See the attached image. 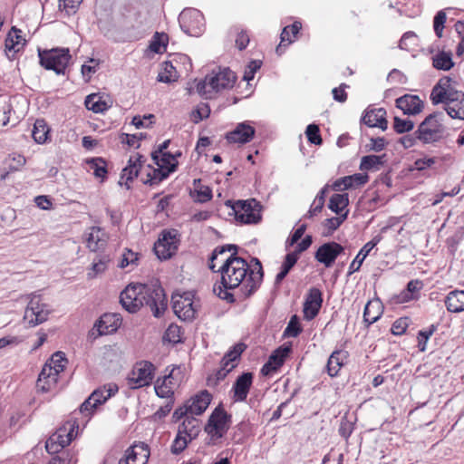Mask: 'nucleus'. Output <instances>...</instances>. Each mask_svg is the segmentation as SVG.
Here are the masks:
<instances>
[{
  "instance_id": "f257e3e1",
  "label": "nucleus",
  "mask_w": 464,
  "mask_h": 464,
  "mask_svg": "<svg viewBox=\"0 0 464 464\" xmlns=\"http://www.w3.org/2000/svg\"><path fill=\"white\" fill-rule=\"evenodd\" d=\"M120 303L129 313L148 306L155 317H160L168 307L164 289L160 285L130 284L120 295Z\"/></svg>"
},
{
  "instance_id": "f03ea898",
  "label": "nucleus",
  "mask_w": 464,
  "mask_h": 464,
  "mask_svg": "<svg viewBox=\"0 0 464 464\" xmlns=\"http://www.w3.org/2000/svg\"><path fill=\"white\" fill-rule=\"evenodd\" d=\"M249 264L240 256L232 253L223 263V265L214 272L220 273L221 278L219 284L216 283L213 286V292L222 300L229 304L236 302V298L229 290L239 287L237 297L240 300L248 298L245 296L244 287L249 274Z\"/></svg>"
},
{
  "instance_id": "7ed1b4c3",
  "label": "nucleus",
  "mask_w": 464,
  "mask_h": 464,
  "mask_svg": "<svg viewBox=\"0 0 464 464\" xmlns=\"http://www.w3.org/2000/svg\"><path fill=\"white\" fill-rule=\"evenodd\" d=\"M449 76L441 77L433 86L430 98L434 105L443 103L450 118L464 121V92L453 88Z\"/></svg>"
},
{
  "instance_id": "20e7f679",
  "label": "nucleus",
  "mask_w": 464,
  "mask_h": 464,
  "mask_svg": "<svg viewBox=\"0 0 464 464\" xmlns=\"http://www.w3.org/2000/svg\"><path fill=\"white\" fill-rule=\"evenodd\" d=\"M237 76L229 68L219 69L218 72L213 71L204 80L197 83V92L206 99L211 98L212 92H218L221 90L232 88L236 82Z\"/></svg>"
},
{
  "instance_id": "39448f33",
  "label": "nucleus",
  "mask_w": 464,
  "mask_h": 464,
  "mask_svg": "<svg viewBox=\"0 0 464 464\" xmlns=\"http://www.w3.org/2000/svg\"><path fill=\"white\" fill-rule=\"evenodd\" d=\"M442 111H435L428 115L417 129V137L423 144L435 143L440 141L445 132V126Z\"/></svg>"
},
{
  "instance_id": "423d86ee",
  "label": "nucleus",
  "mask_w": 464,
  "mask_h": 464,
  "mask_svg": "<svg viewBox=\"0 0 464 464\" xmlns=\"http://www.w3.org/2000/svg\"><path fill=\"white\" fill-rule=\"evenodd\" d=\"M39 63L45 70L53 71L56 74H65L72 55L69 48H52L42 50L38 48Z\"/></svg>"
},
{
  "instance_id": "0eeeda50",
  "label": "nucleus",
  "mask_w": 464,
  "mask_h": 464,
  "mask_svg": "<svg viewBox=\"0 0 464 464\" xmlns=\"http://www.w3.org/2000/svg\"><path fill=\"white\" fill-rule=\"evenodd\" d=\"M225 204L231 208L236 219L240 223L256 224L261 220L262 206L255 198L235 202L227 200Z\"/></svg>"
},
{
  "instance_id": "6e6552de",
  "label": "nucleus",
  "mask_w": 464,
  "mask_h": 464,
  "mask_svg": "<svg viewBox=\"0 0 464 464\" xmlns=\"http://www.w3.org/2000/svg\"><path fill=\"white\" fill-rule=\"evenodd\" d=\"M232 416L227 413L222 405H218L210 414L205 431L212 438L220 439L228 430Z\"/></svg>"
},
{
  "instance_id": "1a4fd4ad",
  "label": "nucleus",
  "mask_w": 464,
  "mask_h": 464,
  "mask_svg": "<svg viewBox=\"0 0 464 464\" xmlns=\"http://www.w3.org/2000/svg\"><path fill=\"white\" fill-rule=\"evenodd\" d=\"M180 28L190 36H199L205 29L202 13L194 8L184 9L179 17Z\"/></svg>"
},
{
  "instance_id": "9d476101",
  "label": "nucleus",
  "mask_w": 464,
  "mask_h": 464,
  "mask_svg": "<svg viewBox=\"0 0 464 464\" xmlns=\"http://www.w3.org/2000/svg\"><path fill=\"white\" fill-rule=\"evenodd\" d=\"M178 249L177 231L163 230L154 244V252L159 259L170 258Z\"/></svg>"
},
{
  "instance_id": "9b49d317",
  "label": "nucleus",
  "mask_w": 464,
  "mask_h": 464,
  "mask_svg": "<svg viewBox=\"0 0 464 464\" xmlns=\"http://www.w3.org/2000/svg\"><path fill=\"white\" fill-rule=\"evenodd\" d=\"M50 314L48 305L41 302V300L34 296L29 301L27 307L24 311V320L28 323L30 326H35L45 322Z\"/></svg>"
},
{
  "instance_id": "f8f14e48",
  "label": "nucleus",
  "mask_w": 464,
  "mask_h": 464,
  "mask_svg": "<svg viewBox=\"0 0 464 464\" xmlns=\"http://www.w3.org/2000/svg\"><path fill=\"white\" fill-rule=\"evenodd\" d=\"M172 309L175 314L183 321H191L195 318L196 310L193 307L190 293L172 295Z\"/></svg>"
},
{
  "instance_id": "ddd939ff",
  "label": "nucleus",
  "mask_w": 464,
  "mask_h": 464,
  "mask_svg": "<svg viewBox=\"0 0 464 464\" xmlns=\"http://www.w3.org/2000/svg\"><path fill=\"white\" fill-rule=\"evenodd\" d=\"M156 367L149 361H140L136 362L132 370L130 382L135 384L136 388L149 386L154 379Z\"/></svg>"
},
{
  "instance_id": "4468645a",
  "label": "nucleus",
  "mask_w": 464,
  "mask_h": 464,
  "mask_svg": "<svg viewBox=\"0 0 464 464\" xmlns=\"http://www.w3.org/2000/svg\"><path fill=\"white\" fill-rule=\"evenodd\" d=\"M344 248L336 242L324 243L318 247L314 254V258L325 267H331L338 256L343 253Z\"/></svg>"
},
{
  "instance_id": "2eb2a0df",
  "label": "nucleus",
  "mask_w": 464,
  "mask_h": 464,
  "mask_svg": "<svg viewBox=\"0 0 464 464\" xmlns=\"http://www.w3.org/2000/svg\"><path fill=\"white\" fill-rule=\"evenodd\" d=\"M322 291L316 287L310 288L304 302V318L307 321H311L316 317L322 307Z\"/></svg>"
},
{
  "instance_id": "dca6fc26",
  "label": "nucleus",
  "mask_w": 464,
  "mask_h": 464,
  "mask_svg": "<svg viewBox=\"0 0 464 464\" xmlns=\"http://www.w3.org/2000/svg\"><path fill=\"white\" fill-rule=\"evenodd\" d=\"M251 262L255 263V266H249V274L244 287L245 296H251L260 287L264 277L262 264L258 258L253 257Z\"/></svg>"
},
{
  "instance_id": "f3484780",
  "label": "nucleus",
  "mask_w": 464,
  "mask_h": 464,
  "mask_svg": "<svg viewBox=\"0 0 464 464\" xmlns=\"http://www.w3.org/2000/svg\"><path fill=\"white\" fill-rule=\"evenodd\" d=\"M149 457L148 445L144 443L136 444L127 449L124 458L119 460V464H146Z\"/></svg>"
},
{
  "instance_id": "a211bd4d",
  "label": "nucleus",
  "mask_w": 464,
  "mask_h": 464,
  "mask_svg": "<svg viewBox=\"0 0 464 464\" xmlns=\"http://www.w3.org/2000/svg\"><path fill=\"white\" fill-rule=\"evenodd\" d=\"M121 324V317L118 314L107 313L102 314L94 324L97 335H105L115 333Z\"/></svg>"
},
{
  "instance_id": "6ab92c4d",
  "label": "nucleus",
  "mask_w": 464,
  "mask_h": 464,
  "mask_svg": "<svg viewBox=\"0 0 464 464\" xmlns=\"http://www.w3.org/2000/svg\"><path fill=\"white\" fill-rule=\"evenodd\" d=\"M145 162L142 155L137 154L135 157H130L128 165L122 169L119 184L123 185V179H125L124 185L127 189L130 188V182L132 181L140 172L142 164Z\"/></svg>"
},
{
  "instance_id": "aec40b11",
  "label": "nucleus",
  "mask_w": 464,
  "mask_h": 464,
  "mask_svg": "<svg viewBox=\"0 0 464 464\" xmlns=\"http://www.w3.org/2000/svg\"><path fill=\"white\" fill-rule=\"evenodd\" d=\"M254 375L252 372H243L235 381L232 392L234 401H245L252 386Z\"/></svg>"
},
{
  "instance_id": "412c9836",
  "label": "nucleus",
  "mask_w": 464,
  "mask_h": 464,
  "mask_svg": "<svg viewBox=\"0 0 464 464\" xmlns=\"http://www.w3.org/2000/svg\"><path fill=\"white\" fill-rule=\"evenodd\" d=\"M369 180V176L366 173H355L353 175L345 176L336 179L332 188L334 190L339 191L343 189L357 188L363 186Z\"/></svg>"
},
{
  "instance_id": "4be33fe9",
  "label": "nucleus",
  "mask_w": 464,
  "mask_h": 464,
  "mask_svg": "<svg viewBox=\"0 0 464 464\" xmlns=\"http://www.w3.org/2000/svg\"><path fill=\"white\" fill-rule=\"evenodd\" d=\"M362 121L371 128L378 127L382 130H386L388 128L386 111L383 108H368L365 111L364 115L362 117Z\"/></svg>"
},
{
  "instance_id": "5701e85b",
  "label": "nucleus",
  "mask_w": 464,
  "mask_h": 464,
  "mask_svg": "<svg viewBox=\"0 0 464 464\" xmlns=\"http://www.w3.org/2000/svg\"><path fill=\"white\" fill-rule=\"evenodd\" d=\"M254 127L246 122L237 124L236 129L226 135V139L229 143L245 144L249 142L255 135Z\"/></svg>"
},
{
  "instance_id": "b1692460",
  "label": "nucleus",
  "mask_w": 464,
  "mask_h": 464,
  "mask_svg": "<svg viewBox=\"0 0 464 464\" xmlns=\"http://www.w3.org/2000/svg\"><path fill=\"white\" fill-rule=\"evenodd\" d=\"M397 108L404 114L416 115L423 109V102L417 95L405 94L396 100Z\"/></svg>"
},
{
  "instance_id": "393cba45",
  "label": "nucleus",
  "mask_w": 464,
  "mask_h": 464,
  "mask_svg": "<svg viewBox=\"0 0 464 464\" xmlns=\"http://www.w3.org/2000/svg\"><path fill=\"white\" fill-rule=\"evenodd\" d=\"M22 31L13 26L5 41V53L9 60H14L16 53L20 51V44H25V40L22 38Z\"/></svg>"
},
{
  "instance_id": "a878e982",
  "label": "nucleus",
  "mask_w": 464,
  "mask_h": 464,
  "mask_svg": "<svg viewBox=\"0 0 464 464\" xmlns=\"http://www.w3.org/2000/svg\"><path fill=\"white\" fill-rule=\"evenodd\" d=\"M211 399L212 396L207 390L201 391L199 393L186 401L189 409V413L201 415L208 407Z\"/></svg>"
},
{
  "instance_id": "bb28decb",
  "label": "nucleus",
  "mask_w": 464,
  "mask_h": 464,
  "mask_svg": "<svg viewBox=\"0 0 464 464\" xmlns=\"http://www.w3.org/2000/svg\"><path fill=\"white\" fill-rule=\"evenodd\" d=\"M58 380V374L51 367V363L46 362L42 368L37 380V387L44 392H49L54 386Z\"/></svg>"
},
{
  "instance_id": "cd10ccee",
  "label": "nucleus",
  "mask_w": 464,
  "mask_h": 464,
  "mask_svg": "<svg viewBox=\"0 0 464 464\" xmlns=\"http://www.w3.org/2000/svg\"><path fill=\"white\" fill-rule=\"evenodd\" d=\"M347 358L348 353L346 351H334L330 355L326 365L328 374L331 377L337 376L340 369L344 365Z\"/></svg>"
},
{
  "instance_id": "c85d7f7f",
  "label": "nucleus",
  "mask_w": 464,
  "mask_h": 464,
  "mask_svg": "<svg viewBox=\"0 0 464 464\" xmlns=\"http://www.w3.org/2000/svg\"><path fill=\"white\" fill-rule=\"evenodd\" d=\"M106 244V234L99 227H92L87 234L86 246L91 251H97Z\"/></svg>"
},
{
  "instance_id": "c756f323",
  "label": "nucleus",
  "mask_w": 464,
  "mask_h": 464,
  "mask_svg": "<svg viewBox=\"0 0 464 464\" xmlns=\"http://www.w3.org/2000/svg\"><path fill=\"white\" fill-rule=\"evenodd\" d=\"M380 238L374 237L372 240L367 242L359 251L355 258L350 264L348 270V276L358 271L363 263L366 256L370 254L371 250L379 243Z\"/></svg>"
},
{
  "instance_id": "7c9ffc66",
  "label": "nucleus",
  "mask_w": 464,
  "mask_h": 464,
  "mask_svg": "<svg viewBox=\"0 0 464 464\" xmlns=\"http://www.w3.org/2000/svg\"><path fill=\"white\" fill-rule=\"evenodd\" d=\"M79 424L76 420L70 419L65 421L53 434V436L65 438L62 440V443L69 445L71 441L76 437L78 433Z\"/></svg>"
},
{
  "instance_id": "2f4dec72",
  "label": "nucleus",
  "mask_w": 464,
  "mask_h": 464,
  "mask_svg": "<svg viewBox=\"0 0 464 464\" xmlns=\"http://www.w3.org/2000/svg\"><path fill=\"white\" fill-rule=\"evenodd\" d=\"M445 305L450 313L464 311V291L454 290L450 292L445 298Z\"/></svg>"
},
{
  "instance_id": "473e14b6",
  "label": "nucleus",
  "mask_w": 464,
  "mask_h": 464,
  "mask_svg": "<svg viewBox=\"0 0 464 464\" xmlns=\"http://www.w3.org/2000/svg\"><path fill=\"white\" fill-rule=\"evenodd\" d=\"M118 390V386L114 383L104 385L92 392L90 395L91 400L95 401L97 406L102 405L106 402L109 398L116 394Z\"/></svg>"
},
{
  "instance_id": "72a5a7b5",
  "label": "nucleus",
  "mask_w": 464,
  "mask_h": 464,
  "mask_svg": "<svg viewBox=\"0 0 464 464\" xmlns=\"http://www.w3.org/2000/svg\"><path fill=\"white\" fill-rule=\"evenodd\" d=\"M199 430L198 420L194 417H187L179 427V434L184 433L189 440L197 438Z\"/></svg>"
},
{
  "instance_id": "f704fd0d",
  "label": "nucleus",
  "mask_w": 464,
  "mask_h": 464,
  "mask_svg": "<svg viewBox=\"0 0 464 464\" xmlns=\"http://www.w3.org/2000/svg\"><path fill=\"white\" fill-rule=\"evenodd\" d=\"M50 132V129L44 119H37L34 124L32 137L39 144L44 143Z\"/></svg>"
},
{
  "instance_id": "c9c22d12",
  "label": "nucleus",
  "mask_w": 464,
  "mask_h": 464,
  "mask_svg": "<svg viewBox=\"0 0 464 464\" xmlns=\"http://www.w3.org/2000/svg\"><path fill=\"white\" fill-rule=\"evenodd\" d=\"M175 170H176L175 164H172L170 169H161L160 167L158 169H153L152 172H149L147 174V179L145 180H143V183L150 184V185L159 184L160 182H161L162 180L167 179L169 177V175L171 172H174Z\"/></svg>"
},
{
  "instance_id": "e433bc0d",
  "label": "nucleus",
  "mask_w": 464,
  "mask_h": 464,
  "mask_svg": "<svg viewBox=\"0 0 464 464\" xmlns=\"http://www.w3.org/2000/svg\"><path fill=\"white\" fill-rule=\"evenodd\" d=\"M432 65L437 70L449 71L454 66L451 53L439 52L432 57Z\"/></svg>"
},
{
  "instance_id": "4c0bfd02",
  "label": "nucleus",
  "mask_w": 464,
  "mask_h": 464,
  "mask_svg": "<svg viewBox=\"0 0 464 464\" xmlns=\"http://www.w3.org/2000/svg\"><path fill=\"white\" fill-rule=\"evenodd\" d=\"M85 106L95 113L103 112L110 108L105 101L96 93L89 94L85 99Z\"/></svg>"
},
{
  "instance_id": "58836bf2",
  "label": "nucleus",
  "mask_w": 464,
  "mask_h": 464,
  "mask_svg": "<svg viewBox=\"0 0 464 464\" xmlns=\"http://www.w3.org/2000/svg\"><path fill=\"white\" fill-rule=\"evenodd\" d=\"M381 304L379 302H368L364 307L363 319L368 324H372L381 316Z\"/></svg>"
},
{
  "instance_id": "ea45409f",
  "label": "nucleus",
  "mask_w": 464,
  "mask_h": 464,
  "mask_svg": "<svg viewBox=\"0 0 464 464\" xmlns=\"http://www.w3.org/2000/svg\"><path fill=\"white\" fill-rule=\"evenodd\" d=\"M349 205V196L347 193L334 194L329 200L328 208L336 214H341Z\"/></svg>"
},
{
  "instance_id": "a19ab883",
  "label": "nucleus",
  "mask_w": 464,
  "mask_h": 464,
  "mask_svg": "<svg viewBox=\"0 0 464 464\" xmlns=\"http://www.w3.org/2000/svg\"><path fill=\"white\" fill-rule=\"evenodd\" d=\"M90 169L93 170V175L103 181L107 175V163L102 158H92L86 160Z\"/></svg>"
},
{
  "instance_id": "79ce46f5",
  "label": "nucleus",
  "mask_w": 464,
  "mask_h": 464,
  "mask_svg": "<svg viewBox=\"0 0 464 464\" xmlns=\"http://www.w3.org/2000/svg\"><path fill=\"white\" fill-rule=\"evenodd\" d=\"M385 154L379 155H367L363 156L361 160L360 169L361 170H372L379 169V167L383 165Z\"/></svg>"
},
{
  "instance_id": "37998d69",
  "label": "nucleus",
  "mask_w": 464,
  "mask_h": 464,
  "mask_svg": "<svg viewBox=\"0 0 464 464\" xmlns=\"http://www.w3.org/2000/svg\"><path fill=\"white\" fill-rule=\"evenodd\" d=\"M298 256L295 254H287L281 266L280 272L276 275L275 284L279 285L288 275L293 266L296 264Z\"/></svg>"
},
{
  "instance_id": "c03bdc74",
  "label": "nucleus",
  "mask_w": 464,
  "mask_h": 464,
  "mask_svg": "<svg viewBox=\"0 0 464 464\" xmlns=\"http://www.w3.org/2000/svg\"><path fill=\"white\" fill-rule=\"evenodd\" d=\"M160 154L161 155L160 158L159 155H157V152L151 153V158L158 167L166 169H170L172 164H175L176 168L178 167V160H176L174 154L171 152H164Z\"/></svg>"
},
{
  "instance_id": "a18cd8bd",
  "label": "nucleus",
  "mask_w": 464,
  "mask_h": 464,
  "mask_svg": "<svg viewBox=\"0 0 464 464\" xmlns=\"http://www.w3.org/2000/svg\"><path fill=\"white\" fill-rule=\"evenodd\" d=\"M290 353L291 348L289 346H280L269 356L268 362L279 369L284 364Z\"/></svg>"
},
{
  "instance_id": "49530a36",
  "label": "nucleus",
  "mask_w": 464,
  "mask_h": 464,
  "mask_svg": "<svg viewBox=\"0 0 464 464\" xmlns=\"http://www.w3.org/2000/svg\"><path fill=\"white\" fill-rule=\"evenodd\" d=\"M111 261L109 256L102 255L99 256L97 259H94L91 271L88 273L89 278H94L98 275L103 273Z\"/></svg>"
},
{
  "instance_id": "de8ad7c7",
  "label": "nucleus",
  "mask_w": 464,
  "mask_h": 464,
  "mask_svg": "<svg viewBox=\"0 0 464 464\" xmlns=\"http://www.w3.org/2000/svg\"><path fill=\"white\" fill-rule=\"evenodd\" d=\"M172 376V372H170L168 375H165L162 380V383L160 384V379H158L155 384V392L160 398L172 399L173 390L172 386H169L167 382Z\"/></svg>"
},
{
  "instance_id": "09e8293b",
  "label": "nucleus",
  "mask_w": 464,
  "mask_h": 464,
  "mask_svg": "<svg viewBox=\"0 0 464 464\" xmlns=\"http://www.w3.org/2000/svg\"><path fill=\"white\" fill-rule=\"evenodd\" d=\"M163 72H160L157 80L160 82H171L176 80L177 74L175 67L172 65L171 62H165L163 63Z\"/></svg>"
},
{
  "instance_id": "8fccbe9b",
  "label": "nucleus",
  "mask_w": 464,
  "mask_h": 464,
  "mask_svg": "<svg viewBox=\"0 0 464 464\" xmlns=\"http://www.w3.org/2000/svg\"><path fill=\"white\" fill-rule=\"evenodd\" d=\"M303 331L299 318L296 314L293 315L288 322L286 328L284 331L285 337H297Z\"/></svg>"
},
{
  "instance_id": "3c124183",
  "label": "nucleus",
  "mask_w": 464,
  "mask_h": 464,
  "mask_svg": "<svg viewBox=\"0 0 464 464\" xmlns=\"http://www.w3.org/2000/svg\"><path fill=\"white\" fill-rule=\"evenodd\" d=\"M66 362L65 354L63 352H56L47 362L51 363L52 369L59 375L64 370Z\"/></svg>"
},
{
  "instance_id": "603ef678",
  "label": "nucleus",
  "mask_w": 464,
  "mask_h": 464,
  "mask_svg": "<svg viewBox=\"0 0 464 464\" xmlns=\"http://www.w3.org/2000/svg\"><path fill=\"white\" fill-rule=\"evenodd\" d=\"M237 246L236 245H226V246H218L216 247L210 257H209V264H208V267L211 271H215V264H214V261L218 258V255H222L224 254L226 251H233V253H236V256H237Z\"/></svg>"
},
{
  "instance_id": "864d4df0",
  "label": "nucleus",
  "mask_w": 464,
  "mask_h": 464,
  "mask_svg": "<svg viewBox=\"0 0 464 464\" xmlns=\"http://www.w3.org/2000/svg\"><path fill=\"white\" fill-rule=\"evenodd\" d=\"M414 128V122L411 120H403L400 117H394L393 119V129L397 133H405L412 130Z\"/></svg>"
},
{
  "instance_id": "5fc2aeb1",
  "label": "nucleus",
  "mask_w": 464,
  "mask_h": 464,
  "mask_svg": "<svg viewBox=\"0 0 464 464\" xmlns=\"http://www.w3.org/2000/svg\"><path fill=\"white\" fill-rule=\"evenodd\" d=\"M305 134L309 142L314 145H321L323 143V139L320 134V129L315 124H309L306 127Z\"/></svg>"
},
{
  "instance_id": "6e6d98bb",
  "label": "nucleus",
  "mask_w": 464,
  "mask_h": 464,
  "mask_svg": "<svg viewBox=\"0 0 464 464\" xmlns=\"http://www.w3.org/2000/svg\"><path fill=\"white\" fill-rule=\"evenodd\" d=\"M236 366L237 363L232 362V359H230L229 357L227 358V355L225 354L221 360V367L217 372L218 380L224 379L227 375V373L230 372Z\"/></svg>"
},
{
  "instance_id": "4d7b16f0",
  "label": "nucleus",
  "mask_w": 464,
  "mask_h": 464,
  "mask_svg": "<svg viewBox=\"0 0 464 464\" xmlns=\"http://www.w3.org/2000/svg\"><path fill=\"white\" fill-rule=\"evenodd\" d=\"M446 19H447L446 13L442 10L439 11L434 17V20H433L434 32L439 38L442 37V33H443L444 24L446 22Z\"/></svg>"
},
{
  "instance_id": "13d9d810",
  "label": "nucleus",
  "mask_w": 464,
  "mask_h": 464,
  "mask_svg": "<svg viewBox=\"0 0 464 464\" xmlns=\"http://www.w3.org/2000/svg\"><path fill=\"white\" fill-rule=\"evenodd\" d=\"M436 331V326L434 324L430 325L428 330H421L418 333V347L419 350L424 352L426 349V343L429 338Z\"/></svg>"
},
{
  "instance_id": "bf43d9fd",
  "label": "nucleus",
  "mask_w": 464,
  "mask_h": 464,
  "mask_svg": "<svg viewBox=\"0 0 464 464\" xmlns=\"http://www.w3.org/2000/svg\"><path fill=\"white\" fill-rule=\"evenodd\" d=\"M58 438L59 437L51 435L45 442V450L51 455L59 453L64 447L67 446L64 443L59 444Z\"/></svg>"
},
{
  "instance_id": "052dcab7",
  "label": "nucleus",
  "mask_w": 464,
  "mask_h": 464,
  "mask_svg": "<svg viewBox=\"0 0 464 464\" xmlns=\"http://www.w3.org/2000/svg\"><path fill=\"white\" fill-rule=\"evenodd\" d=\"M168 39V35L165 34L156 33L153 36V40L150 45L151 51L160 53H161V48L166 47V41Z\"/></svg>"
},
{
  "instance_id": "680f3d73",
  "label": "nucleus",
  "mask_w": 464,
  "mask_h": 464,
  "mask_svg": "<svg viewBox=\"0 0 464 464\" xmlns=\"http://www.w3.org/2000/svg\"><path fill=\"white\" fill-rule=\"evenodd\" d=\"M409 318L401 317L397 319L392 325V333L394 335H401L409 326Z\"/></svg>"
},
{
  "instance_id": "e2e57ef3",
  "label": "nucleus",
  "mask_w": 464,
  "mask_h": 464,
  "mask_svg": "<svg viewBox=\"0 0 464 464\" xmlns=\"http://www.w3.org/2000/svg\"><path fill=\"white\" fill-rule=\"evenodd\" d=\"M188 446V440L186 437H182L179 432H178V435L176 439L173 441V444L171 446V452L173 454H179L181 453Z\"/></svg>"
},
{
  "instance_id": "0e129e2a",
  "label": "nucleus",
  "mask_w": 464,
  "mask_h": 464,
  "mask_svg": "<svg viewBox=\"0 0 464 464\" xmlns=\"http://www.w3.org/2000/svg\"><path fill=\"white\" fill-rule=\"evenodd\" d=\"M246 348V344L243 343H238L235 344L227 353L225 354L227 355V358L232 359V362H236L237 360H238L242 354V353Z\"/></svg>"
},
{
  "instance_id": "69168bd1",
  "label": "nucleus",
  "mask_w": 464,
  "mask_h": 464,
  "mask_svg": "<svg viewBox=\"0 0 464 464\" xmlns=\"http://www.w3.org/2000/svg\"><path fill=\"white\" fill-rule=\"evenodd\" d=\"M417 298L418 297L416 295H412V294L408 293L407 290L404 289L400 294L393 295L392 297V302L395 304H401Z\"/></svg>"
},
{
  "instance_id": "338daca9",
  "label": "nucleus",
  "mask_w": 464,
  "mask_h": 464,
  "mask_svg": "<svg viewBox=\"0 0 464 464\" xmlns=\"http://www.w3.org/2000/svg\"><path fill=\"white\" fill-rule=\"evenodd\" d=\"M261 64V61H251L247 66V70L244 73L243 80L246 82L252 80L254 78L256 72L260 68Z\"/></svg>"
},
{
  "instance_id": "774afa93",
  "label": "nucleus",
  "mask_w": 464,
  "mask_h": 464,
  "mask_svg": "<svg viewBox=\"0 0 464 464\" xmlns=\"http://www.w3.org/2000/svg\"><path fill=\"white\" fill-rule=\"evenodd\" d=\"M198 200L201 203L209 201L212 198V190L208 186H201L197 190Z\"/></svg>"
}]
</instances>
